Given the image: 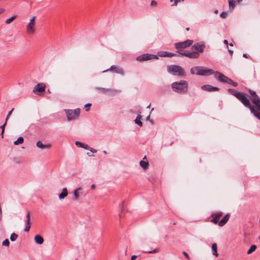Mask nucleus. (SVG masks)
<instances>
[{"instance_id":"obj_27","label":"nucleus","mask_w":260,"mask_h":260,"mask_svg":"<svg viewBox=\"0 0 260 260\" xmlns=\"http://www.w3.org/2000/svg\"><path fill=\"white\" fill-rule=\"evenodd\" d=\"M16 18V16H13L8 18L5 20V23L7 24L11 23L13 21H14Z\"/></svg>"},{"instance_id":"obj_56","label":"nucleus","mask_w":260,"mask_h":260,"mask_svg":"<svg viewBox=\"0 0 260 260\" xmlns=\"http://www.w3.org/2000/svg\"><path fill=\"white\" fill-rule=\"evenodd\" d=\"M186 30L187 31H188V30H189V27H187V28H186Z\"/></svg>"},{"instance_id":"obj_25","label":"nucleus","mask_w":260,"mask_h":260,"mask_svg":"<svg viewBox=\"0 0 260 260\" xmlns=\"http://www.w3.org/2000/svg\"><path fill=\"white\" fill-rule=\"evenodd\" d=\"M142 118V116L141 115L138 114L137 116L136 119H135V123L137 124L138 125L142 126V122L141 121V119Z\"/></svg>"},{"instance_id":"obj_10","label":"nucleus","mask_w":260,"mask_h":260,"mask_svg":"<svg viewBox=\"0 0 260 260\" xmlns=\"http://www.w3.org/2000/svg\"><path fill=\"white\" fill-rule=\"evenodd\" d=\"M109 71H112L115 72V73L123 75L124 74V72L123 70L116 66H112L109 69L104 71L103 72H107Z\"/></svg>"},{"instance_id":"obj_22","label":"nucleus","mask_w":260,"mask_h":260,"mask_svg":"<svg viewBox=\"0 0 260 260\" xmlns=\"http://www.w3.org/2000/svg\"><path fill=\"white\" fill-rule=\"evenodd\" d=\"M81 190V188L79 187L77 189H76L74 191V200L77 201L78 200L79 197V191Z\"/></svg>"},{"instance_id":"obj_61","label":"nucleus","mask_w":260,"mask_h":260,"mask_svg":"<svg viewBox=\"0 0 260 260\" xmlns=\"http://www.w3.org/2000/svg\"><path fill=\"white\" fill-rule=\"evenodd\" d=\"M146 158V156H145L143 158V159H145Z\"/></svg>"},{"instance_id":"obj_14","label":"nucleus","mask_w":260,"mask_h":260,"mask_svg":"<svg viewBox=\"0 0 260 260\" xmlns=\"http://www.w3.org/2000/svg\"><path fill=\"white\" fill-rule=\"evenodd\" d=\"M30 212L28 211L26 214V221L24 231L25 232H28L30 230L31 223L30 221Z\"/></svg>"},{"instance_id":"obj_28","label":"nucleus","mask_w":260,"mask_h":260,"mask_svg":"<svg viewBox=\"0 0 260 260\" xmlns=\"http://www.w3.org/2000/svg\"><path fill=\"white\" fill-rule=\"evenodd\" d=\"M256 248V246L255 245H252L251 246V247H250V248L248 249V250L247 251V254H250L252 252L254 251L255 250Z\"/></svg>"},{"instance_id":"obj_37","label":"nucleus","mask_w":260,"mask_h":260,"mask_svg":"<svg viewBox=\"0 0 260 260\" xmlns=\"http://www.w3.org/2000/svg\"><path fill=\"white\" fill-rule=\"evenodd\" d=\"M157 3L155 1L153 0L151 2L150 5L151 7H155L157 6Z\"/></svg>"},{"instance_id":"obj_40","label":"nucleus","mask_w":260,"mask_h":260,"mask_svg":"<svg viewBox=\"0 0 260 260\" xmlns=\"http://www.w3.org/2000/svg\"><path fill=\"white\" fill-rule=\"evenodd\" d=\"M184 0H174V3L173 5H172V6H176L178 4V3L180 2H184Z\"/></svg>"},{"instance_id":"obj_57","label":"nucleus","mask_w":260,"mask_h":260,"mask_svg":"<svg viewBox=\"0 0 260 260\" xmlns=\"http://www.w3.org/2000/svg\"><path fill=\"white\" fill-rule=\"evenodd\" d=\"M150 118V115H149L147 117V120H148Z\"/></svg>"},{"instance_id":"obj_34","label":"nucleus","mask_w":260,"mask_h":260,"mask_svg":"<svg viewBox=\"0 0 260 260\" xmlns=\"http://www.w3.org/2000/svg\"><path fill=\"white\" fill-rule=\"evenodd\" d=\"M9 244H10V242H9V241L8 239H5L3 242V243H2L3 245L6 246H9Z\"/></svg>"},{"instance_id":"obj_24","label":"nucleus","mask_w":260,"mask_h":260,"mask_svg":"<svg viewBox=\"0 0 260 260\" xmlns=\"http://www.w3.org/2000/svg\"><path fill=\"white\" fill-rule=\"evenodd\" d=\"M217 244L216 243H213L212 245V249L213 251V254L215 255L216 256H218V253H217Z\"/></svg>"},{"instance_id":"obj_4","label":"nucleus","mask_w":260,"mask_h":260,"mask_svg":"<svg viewBox=\"0 0 260 260\" xmlns=\"http://www.w3.org/2000/svg\"><path fill=\"white\" fill-rule=\"evenodd\" d=\"M167 71L169 73L175 76L183 77L185 75L184 69L177 65L168 66Z\"/></svg>"},{"instance_id":"obj_42","label":"nucleus","mask_w":260,"mask_h":260,"mask_svg":"<svg viewBox=\"0 0 260 260\" xmlns=\"http://www.w3.org/2000/svg\"><path fill=\"white\" fill-rule=\"evenodd\" d=\"M91 106V104H87L85 105L84 107L85 108V110L88 111L89 110V107Z\"/></svg>"},{"instance_id":"obj_53","label":"nucleus","mask_w":260,"mask_h":260,"mask_svg":"<svg viewBox=\"0 0 260 260\" xmlns=\"http://www.w3.org/2000/svg\"><path fill=\"white\" fill-rule=\"evenodd\" d=\"M4 131H2V133L1 134V136L2 138L4 137Z\"/></svg>"},{"instance_id":"obj_49","label":"nucleus","mask_w":260,"mask_h":260,"mask_svg":"<svg viewBox=\"0 0 260 260\" xmlns=\"http://www.w3.org/2000/svg\"><path fill=\"white\" fill-rule=\"evenodd\" d=\"M5 11V9L3 8H0V14L3 13Z\"/></svg>"},{"instance_id":"obj_41","label":"nucleus","mask_w":260,"mask_h":260,"mask_svg":"<svg viewBox=\"0 0 260 260\" xmlns=\"http://www.w3.org/2000/svg\"><path fill=\"white\" fill-rule=\"evenodd\" d=\"M167 57H173L176 56V54L174 53H171L167 52Z\"/></svg>"},{"instance_id":"obj_31","label":"nucleus","mask_w":260,"mask_h":260,"mask_svg":"<svg viewBox=\"0 0 260 260\" xmlns=\"http://www.w3.org/2000/svg\"><path fill=\"white\" fill-rule=\"evenodd\" d=\"M236 4V1L235 0H229V4L230 8H232L233 9L235 7Z\"/></svg>"},{"instance_id":"obj_64","label":"nucleus","mask_w":260,"mask_h":260,"mask_svg":"<svg viewBox=\"0 0 260 260\" xmlns=\"http://www.w3.org/2000/svg\"><path fill=\"white\" fill-rule=\"evenodd\" d=\"M259 239L260 240V235H259Z\"/></svg>"},{"instance_id":"obj_9","label":"nucleus","mask_w":260,"mask_h":260,"mask_svg":"<svg viewBox=\"0 0 260 260\" xmlns=\"http://www.w3.org/2000/svg\"><path fill=\"white\" fill-rule=\"evenodd\" d=\"M205 45L203 43H197L192 45V48L196 50V52L202 53L204 51Z\"/></svg>"},{"instance_id":"obj_3","label":"nucleus","mask_w":260,"mask_h":260,"mask_svg":"<svg viewBox=\"0 0 260 260\" xmlns=\"http://www.w3.org/2000/svg\"><path fill=\"white\" fill-rule=\"evenodd\" d=\"M171 87L176 92L185 93L188 90V83L185 80H181L179 82H173L171 84Z\"/></svg>"},{"instance_id":"obj_47","label":"nucleus","mask_w":260,"mask_h":260,"mask_svg":"<svg viewBox=\"0 0 260 260\" xmlns=\"http://www.w3.org/2000/svg\"><path fill=\"white\" fill-rule=\"evenodd\" d=\"M82 148H84L85 149H88V146L87 144H84V146Z\"/></svg>"},{"instance_id":"obj_54","label":"nucleus","mask_w":260,"mask_h":260,"mask_svg":"<svg viewBox=\"0 0 260 260\" xmlns=\"http://www.w3.org/2000/svg\"><path fill=\"white\" fill-rule=\"evenodd\" d=\"M103 152H104V154H106L107 153V151H105H105H103Z\"/></svg>"},{"instance_id":"obj_2","label":"nucleus","mask_w":260,"mask_h":260,"mask_svg":"<svg viewBox=\"0 0 260 260\" xmlns=\"http://www.w3.org/2000/svg\"><path fill=\"white\" fill-rule=\"evenodd\" d=\"M193 41L191 40H187L185 41L176 43L174 44L175 48L177 50V52L181 54L182 56L187 57L189 58H198L200 56V54L195 51H185L181 52V51L190 46Z\"/></svg>"},{"instance_id":"obj_63","label":"nucleus","mask_w":260,"mask_h":260,"mask_svg":"<svg viewBox=\"0 0 260 260\" xmlns=\"http://www.w3.org/2000/svg\"><path fill=\"white\" fill-rule=\"evenodd\" d=\"M173 1H174V0H170V2H173Z\"/></svg>"},{"instance_id":"obj_35","label":"nucleus","mask_w":260,"mask_h":260,"mask_svg":"<svg viewBox=\"0 0 260 260\" xmlns=\"http://www.w3.org/2000/svg\"><path fill=\"white\" fill-rule=\"evenodd\" d=\"M248 91L251 95V97H253L256 94V92L254 91H253L250 89H248Z\"/></svg>"},{"instance_id":"obj_30","label":"nucleus","mask_w":260,"mask_h":260,"mask_svg":"<svg viewBox=\"0 0 260 260\" xmlns=\"http://www.w3.org/2000/svg\"><path fill=\"white\" fill-rule=\"evenodd\" d=\"M157 56L160 57H167V51H159L157 53Z\"/></svg>"},{"instance_id":"obj_8","label":"nucleus","mask_w":260,"mask_h":260,"mask_svg":"<svg viewBox=\"0 0 260 260\" xmlns=\"http://www.w3.org/2000/svg\"><path fill=\"white\" fill-rule=\"evenodd\" d=\"M223 213L222 212H215L212 214L211 217L212 219L211 220V221L213 222L214 223H218L219 222L220 218L222 216Z\"/></svg>"},{"instance_id":"obj_36","label":"nucleus","mask_w":260,"mask_h":260,"mask_svg":"<svg viewBox=\"0 0 260 260\" xmlns=\"http://www.w3.org/2000/svg\"><path fill=\"white\" fill-rule=\"evenodd\" d=\"M75 144L76 145V146L81 147V148H82L83 147V146H84V144H83L81 142H80L79 141H76L75 142Z\"/></svg>"},{"instance_id":"obj_39","label":"nucleus","mask_w":260,"mask_h":260,"mask_svg":"<svg viewBox=\"0 0 260 260\" xmlns=\"http://www.w3.org/2000/svg\"><path fill=\"white\" fill-rule=\"evenodd\" d=\"M13 110H14V108H12V109H11V111H10L9 112V113H8V115H7V117H6V121H8V119H9V117H10V115H11V114H12V112H13Z\"/></svg>"},{"instance_id":"obj_15","label":"nucleus","mask_w":260,"mask_h":260,"mask_svg":"<svg viewBox=\"0 0 260 260\" xmlns=\"http://www.w3.org/2000/svg\"><path fill=\"white\" fill-rule=\"evenodd\" d=\"M201 88L207 91H218L219 88L216 87H213L210 85H203L201 87Z\"/></svg>"},{"instance_id":"obj_60","label":"nucleus","mask_w":260,"mask_h":260,"mask_svg":"<svg viewBox=\"0 0 260 260\" xmlns=\"http://www.w3.org/2000/svg\"><path fill=\"white\" fill-rule=\"evenodd\" d=\"M215 13H218V11H217V10H216V11H215Z\"/></svg>"},{"instance_id":"obj_43","label":"nucleus","mask_w":260,"mask_h":260,"mask_svg":"<svg viewBox=\"0 0 260 260\" xmlns=\"http://www.w3.org/2000/svg\"><path fill=\"white\" fill-rule=\"evenodd\" d=\"M7 121L6 120L5 123L3 125H2V126H0V128L2 129V131H4L5 127L6 124H7Z\"/></svg>"},{"instance_id":"obj_59","label":"nucleus","mask_w":260,"mask_h":260,"mask_svg":"<svg viewBox=\"0 0 260 260\" xmlns=\"http://www.w3.org/2000/svg\"><path fill=\"white\" fill-rule=\"evenodd\" d=\"M242 0H237V1L239 3L240 2L242 1Z\"/></svg>"},{"instance_id":"obj_11","label":"nucleus","mask_w":260,"mask_h":260,"mask_svg":"<svg viewBox=\"0 0 260 260\" xmlns=\"http://www.w3.org/2000/svg\"><path fill=\"white\" fill-rule=\"evenodd\" d=\"M200 73L202 76H209L214 74V71L212 69L201 67Z\"/></svg>"},{"instance_id":"obj_52","label":"nucleus","mask_w":260,"mask_h":260,"mask_svg":"<svg viewBox=\"0 0 260 260\" xmlns=\"http://www.w3.org/2000/svg\"><path fill=\"white\" fill-rule=\"evenodd\" d=\"M243 57H244L245 58H248V55L246 53L243 54Z\"/></svg>"},{"instance_id":"obj_7","label":"nucleus","mask_w":260,"mask_h":260,"mask_svg":"<svg viewBox=\"0 0 260 260\" xmlns=\"http://www.w3.org/2000/svg\"><path fill=\"white\" fill-rule=\"evenodd\" d=\"M153 59H158L157 55L151 54H143L137 57V60L139 61H144L146 60H151Z\"/></svg>"},{"instance_id":"obj_6","label":"nucleus","mask_w":260,"mask_h":260,"mask_svg":"<svg viewBox=\"0 0 260 260\" xmlns=\"http://www.w3.org/2000/svg\"><path fill=\"white\" fill-rule=\"evenodd\" d=\"M36 16H33L26 26V32L28 34H32L36 31Z\"/></svg>"},{"instance_id":"obj_16","label":"nucleus","mask_w":260,"mask_h":260,"mask_svg":"<svg viewBox=\"0 0 260 260\" xmlns=\"http://www.w3.org/2000/svg\"><path fill=\"white\" fill-rule=\"evenodd\" d=\"M96 90L100 91L103 93H106L107 92H117V90H113L109 88H102L97 87L95 88Z\"/></svg>"},{"instance_id":"obj_18","label":"nucleus","mask_w":260,"mask_h":260,"mask_svg":"<svg viewBox=\"0 0 260 260\" xmlns=\"http://www.w3.org/2000/svg\"><path fill=\"white\" fill-rule=\"evenodd\" d=\"M230 218V214H227L225 215L224 217L219 221L218 222V225L219 226H223L229 220Z\"/></svg>"},{"instance_id":"obj_23","label":"nucleus","mask_w":260,"mask_h":260,"mask_svg":"<svg viewBox=\"0 0 260 260\" xmlns=\"http://www.w3.org/2000/svg\"><path fill=\"white\" fill-rule=\"evenodd\" d=\"M141 167L144 169H147L149 166V163L147 161L141 160L140 162Z\"/></svg>"},{"instance_id":"obj_13","label":"nucleus","mask_w":260,"mask_h":260,"mask_svg":"<svg viewBox=\"0 0 260 260\" xmlns=\"http://www.w3.org/2000/svg\"><path fill=\"white\" fill-rule=\"evenodd\" d=\"M46 86L44 83H38L34 88L33 92L36 91L42 92H44L45 90Z\"/></svg>"},{"instance_id":"obj_1","label":"nucleus","mask_w":260,"mask_h":260,"mask_svg":"<svg viewBox=\"0 0 260 260\" xmlns=\"http://www.w3.org/2000/svg\"><path fill=\"white\" fill-rule=\"evenodd\" d=\"M228 91L236 97L245 107L249 108L251 113L260 120V98L257 94L250 98L253 105L252 106L244 93L238 92L234 89H228Z\"/></svg>"},{"instance_id":"obj_62","label":"nucleus","mask_w":260,"mask_h":260,"mask_svg":"<svg viewBox=\"0 0 260 260\" xmlns=\"http://www.w3.org/2000/svg\"><path fill=\"white\" fill-rule=\"evenodd\" d=\"M87 154L88 155V156H91V155H90V154H89V153H87Z\"/></svg>"},{"instance_id":"obj_33","label":"nucleus","mask_w":260,"mask_h":260,"mask_svg":"<svg viewBox=\"0 0 260 260\" xmlns=\"http://www.w3.org/2000/svg\"><path fill=\"white\" fill-rule=\"evenodd\" d=\"M158 251H159V249L155 248L154 250H151V251H145V252L148 253H155L158 252Z\"/></svg>"},{"instance_id":"obj_32","label":"nucleus","mask_w":260,"mask_h":260,"mask_svg":"<svg viewBox=\"0 0 260 260\" xmlns=\"http://www.w3.org/2000/svg\"><path fill=\"white\" fill-rule=\"evenodd\" d=\"M18 237V236L17 234H16L15 233H12L11 235V236H10V240L12 241H15L16 240L17 238Z\"/></svg>"},{"instance_id":"obj_50","label":"nucleus","mask_w":260,"mask_h":260,"mask_svg":"<svg viewBox=\"0 0 260 260\" xmlns=\"http://www.w3.org/2000/svg\"><path fill=\"white\" fill-rule=\"evenodd\" d=\"M95 185L94 184H92L91 185V188L92 189H94L95 188Z\"/></svg>"},{"instance_id":"obj_20","label":"nucleus","mask_w":260,"mask_h":260,"mask_svg":"<svg viewBox=\"0 0 260 260\" xmlns=\"http://www.w3.org/2000/svg\"><path fill=\"white\" fill-rule=\"evenodd\" d=\"M35 241L36 243H37V244H42L44 242V239H43V237L39 235H37L35 236Z\"/></svg>"},{"instance_id":"obj_21","label":"nucleus","mask_w":260,"mask_h":260,"mask_svg":"<svg viewBox=\"0 0 260 260\" xmlns=\"http://www.w3.org/2000/svg\"><path fill=\"white\" fill-rule=\"evenodd\" d=\"M68 191L67 189L66 188H63L62 189L61 193H60L59 194V199L61 200V199H64L68 196Z\"/></svg>"},{"instance_id":"obj_55","label":"nucleus","mask_w":260,"mask_h":260,"mask_svg":"<svg viewBox=\"0 0 260 260\" xmlns=\"http://www.w3.org/2000/svg\"><path fill=\"white\" fill-rule=\"evenodd\" d=\"M151 106V104H150L148 106H147V108H149Z\"/></svg>"},{"instance_id":"obj_26","label":"nucleus","mask_w":260,"mask_h":260,"mask_svg":"<svg viewBox=\"0 0 260 260\" xmlns=\"http://www.w3.org/2000/svg\"><path fill=\"white\" fill-rule=\"evenodd\" d=\"M23 141H24L23 138L22 137H20L18 138V139L16 141H15L14 142V144L15 145H17L23 143Z\"/></svg>"},{"instance_id":"obj_48","label":"nucleus","mask_w":260,"mask_h":260,"mask_svg":"<svg viewBox=\"0 0 260 260\" xmlns=\"http://www.w3.org/2000/svg\"><path fill=\"white\" fill-rule=\"evenodd\" d=\"M229 52L230 54V55L232 56L233 54V51L230 49H229Z\"/></svg>"},{"instance_id":"obj_46","label":"nucleus","mask_w":260,"mask_h":260,"mask_svg":"<svg viewBox=\"0 0 260 260\" xmlns=\"http://www.w3.org/2000/svg\"><path fill=\"white\" fill-rule=\"evenodd\" d=\"M90 151L92 152V153H96V150L94 149H93V148H91L90 149Z\"/></svg>"},{"instance_id":"obj_58","label":"nucleus","mask_w":260,"mask_h":260,"mask_svg":"<svg viewBox=\"0 0 260 260\" xmlns=\"http://www.w3.org/2000/svg\"><path fill=\"white\" fill-rule=\"evenodd\" d=\"M230 45L231 46H233V44L232 43H230Z\"/></svg>"},{"instance_id":"obj_44","label":"nucleus","mask_w":260,"mask_h":260,"mask_svg":"<svg viewBox=\"0 0 260 260\" xmlns=\"http://www.w3.org/2000/svg\"><path fill=\"white\" fill-rule=\"evenodd\" d=\"M183 254L186 256V258L189 259V256L188 254L185 251H183Z\"/></svg>"},{"instance_id":"obj_5","label":"nucleus","mask_w":260,"mask_h":260,"mask_svg":"<svg viewBox=\"0 0 260 260\" xmlns=\"http://www.w3.org/2000/svg\"><path fill=\"white\" fill-rule=\"evenodd\" d=\"M65 112L67 114L68 120H71L78 117L80 112V110L79 108H77L74 110H66Z\"/></svg>"},{"instance_id":"obj_38","label":"nucleus","mask_w":260,"mask_h":260,"mask_svg":"<svg viewBox=\"0 0 260 260\" xmlns=\"http://www.w3.org/2000/svg\"><path fill=\"white\" fill-rule=\"evenodd\" d=\"M227 15H228V13H227V12H222V13L220 14V17H221V18H226V16H227Z\"/></svg>"},{"instance_id":"obj_17","label":"nucleus","mask_w":260,"mask_h":260,"mask_svg":"<svg viewBox=\"0 0 260 260\" xmlns=\"http://www.w3.org/2000/svg\"><path fill=\"white\" fill-rule=\"evenodd\" d=\"M36 145L38 147L41 149H49L51 147L50 144H43L40 141H38Z\"/></svg>"},{"instance_id":"obj_45","label":"nucleus","mask_w":260,"mask_h":260,"mask_svg":"<svg viewBox=\"0 0 260 260\" xmlns=\"http://www.w3.org/2000/svg\"><path fill=\"white\" fill-rule=\"evenodd\" d=\"M137 255H134L131 257V260H135V259L137 257Z\"/></svg>"},{"instance_id":"obj_29","label":"nucleus","mask_w":260,"mask_h":260,"mask_svg":"<svg viewBox=\"0 0 260 260\" xmlns=\"http://www.w3.org/2000/svg\"><path fill=\"white\" fill-rule=\"evenodd\" d=\"M226 83L232 85L234 87H236L238 86V83L233 81L232 79L229 78Z\"/></svg>"},{"instance_id":"obj_19","label":"nucleus","mask_w":260,"mask_h":260,"mask_svg":"<svg viewBox=\"0 0 260 260\" xmlns=\"http://www.w3.org/2000/svg\"><path fill=\"white\" fill-rule=\"evenodd\" d=\"M201 67H195L190 69V73L191 74H197L198 75H201Z\"/></svg>"},{"instance_id":"obj_12","label":"nucleus","mask_w":260,"mask_h":260,"mask_svg":"<svg viewBox=\"0 0 260 260\" xmlns=\"http://www.w3.org/2000/svg\"><path fill=\"white\" fill-rule=\"evenodd\" d=\"M215 77L217 78L220 82L226 83L229 79L227 77L224 76L222 73L216 72L215 73Z\"/></svg>"},{"instance_id":"obj_51","label":"nucleus","mask_w":260,"mask_h":260,"mask_svg":"<svg viewBox=\"0 0 260 260\" xmlns=\"http://www.w3.org/2000/svg\"><path fill=\"white\" fill-rule=\"evenodd\" d=\"M224 43L226 44L227 46L228 45V41L226 40H224L223 41Z\"/></svg>"}]
</instances>
